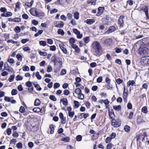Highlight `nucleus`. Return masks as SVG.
<instances>
[{
	"label": "nucleus",
	"instance_id": "nucleus-50",
	"mask_svg": "<svg viewBox=\"0 0 149 149\" xmlns=\"http://www.w3.org/2000/svg\"><path fill=\"white\" fill-rule=\"evenodd\" d=\"M33 110L35 112H38L41 111V109L38 107H36L33 108Z\"/></svg>",
	"mask_w": 149,
	"mask_h": 149
},
{
	"label": "nucleus",
	"instance_id": "nucleus-63",
	"mask_svg": "<svg viewBox=\"0 0 149 149\" xmlns=\"http://www.w3.org/2000/svg\"><path fill=\"white\" fill-rule=\"evenodd\" d=\"M69 42L70 43L73 44L75 42V40L73 38H71L69 39Z\"/></svg>",
	"mask_w": 149,
	"mask_h": 149
},
{
	"label": "nucleus",
	"instance_id": "nucleus-21",
	"mask_svg": "<svg viewBox=\"0 0 149 149\" xmlns=\"http://www.w3.org/2000/svg\"><path fill=\"white\" fill-rule=\"evenodd\" d=\"M113 108L116 111H118L120 110L121 109V106L120 105L114 106H113Z\"/></svg>",
	"mask_w": 149,
	"mask_h": 149
},
{
	"label": "nucleus",
	"instance_id": "nucleus-48",
	"mask_svg": "<svg viewBox=\"0 0 149 149\" xmlns=\"http://www.w3.org/2000/svg\"><path fill=\"white\" fill-rule=\"evenodd\" d=\"M47 43L48 44L52 45L53 44V41L51 39H47Z\"/></svg>",
	"mask_w": 149,
	"mask_h": 149
},
{
	"label": "nucleus",
	"instance_id": "nucleus-46",
	"mask_svg": "<svg viewBox=\"0 0 149 149\" xmlns=\"http://www.w3.org/2000/svg\"><path fill=\"white\" fill-rule=\"evenodd\" d=\"M22 17L24 19L26 20L27 19L29 18V16L28 15L25 13L22 14Z\"/></svg>",
	"mask_w": 149,
	"mask_h": 149
},
{
	"label": "nucleus",
	"instance_id": "nucleus-37",
	"mask_svg": "<svg viewBox=\"0 0 149 149\" xmlns=\"http://www.w3.org/2000/svg\"><path fill=\"white\" fill-rule=\"evenodd\" d=\"M36 76L37 79L38 80H40L41 79V76L39 74V73L38 72H36Z\"/></svg>",
	"mask_w": 149,
	"mask_h": 149
},
{
	"label": "nucleus",
	"instance_id": "nucleus-20",
	"mask_svg": "<svg viewBox=\"0 0 149 149\" xmlns=\"http://www.w3.org/2000/svg\"><path fill=\"white\" fill-rule=\"evenodd\" d=\"M95 22L94 19H87L86 21V22L87 24H91Z\"/></svg>",
	"mask_w": 149,
	"mask_h": 149
},
{
	"label": "nucleus",
	"instance_id": "nucleus-34",
	"mask_svg": "<svg viewBox=\"0 0 149 149\" xmlns=\"http://www.w3.org/2000/svg\"><path fill=\"white\" fill-rule=\"evenodd\" d=\"M83 40L86 43H88L90 41L89 38L88 37H86L83 38Z\"/></svg>",
	"mask_w": 149,
	"mask_h": 149
},
{
	"label": "nucleus",
	"instance_id": "nucleus-45",
	"mask_svg": "<svg viewBox=\"0 0 149 149\" xmlns=\"http://www.w3.org/2000/svg\"><path fill=\"white\" fill-rule=\"evenodd\" d=\"M22 69L24 71H28L29 70V68L27 66L24 65Z\"/></svg>",
	"mask_w": 149,
	"mask_h": 149
},
{
	"label": "nucleus",
	"instance_id": "nucleus-11",
	"mask_svg": "<svg viewBox=\"0 0 149 149\" xmlns=\"http://www.w3.org/2000/svg\"><path fill=\"white\" fill-rule=\"evenodd\" d=\"M71 47L75 49V51L77 53L80 52V49L78 47V46L75 44H72L71 45Z\"/></svg>",
	"mask_w": 149,
	"mask_h": 149
},
{
	"label": "nucleus",
	"instance_id": "nucleus-56",
	"mask_svg": "<svg viewBox=\"0 0 149 149\" xmlns=\"http://www.w3.org/2000/svg\"><path fill=\"white\" fill-rule=\"evenodd\" d=\"M73 32L76 35L79 34L80 32L77 29H73Z\"/></svg>",
	"mask_w": 149,
	"mask_h": 149
},
{
	"label": "nucleus",
	"instance_id": "nucleus-31",
	"mask_svg": "<svg viewBox=\"0 0 149 149\" xmlns=\"http://www.w3.org/2000/svg\"><path fill=\"white\" fill-rule=\"evenodd\" d=\"M49 99L53 101H56L57 100L56 98L53 95H51L49 97Z\"/></svg>",
	"mask_w": 149,
	"mask_h": 149
},
{
	"label": "nucleus",
	"instance_id": "nucleus-28",
	"mask_svg": "<svg viewBox=\"0 0 149 149\" xmlns=\"http://www.w3.org/2000/svg\"><path fill=\"white\" fill-rule=\"evenodd\" d=\"M79 13L77 12L74 13V18L76 19H78L79 18Z\"/></svg>",
	"mask_w": 149,
	"mask_h": 149
},
{
	"label": "nucleus",
	"instance_id": "nucleus-38",
	"mask_svg": "<svg viewBox=\"0 0 149 149\" xmlns=\"http://www.w3.org/2000/svg\"><path fill=\"white\" fill-rule=\"evenodd\" d=\"M43 32V30H39L38 32L35 33L34 35V36L35 37H37L39 35L41 34L42 32Z\"/></svg>",
	"mask_w": 149,
	"mask_h": 149
},
{
	"label": "nucleus",
	"instance_id": "nucleus-40",
	"mask_svg": "<svg viewBox=\"0 0 149 149\" xmlns=\"http://www.w3.org/2000/svg\"><path fill=\"white\" fill-rule=\"evenodd\" d=\"M52 67L50 65H48L47 68V72H49L52 71Z\"/></svg>",
	"mask_w": 149,
	"mask_h": 149
},
{
	"label": "nucleus",
	"instance_id": "nucleus-5",
	"mask_svg": "<svg viewBox=\"0 0 149 149\" xmlns=\"http://www.w3.org/2000/svg\"><path fill=\"white\" fill-rule=\"evenodd\" d=\"M59 47L63 52L65 54H67V51L65 47V46L63 43H60L59 45Z\"/></svg>",
	"mask_w": 149,
	"mask_h": 149
},
{
	"label": "nucleus",
	"instance_id": "nucleus-3",
	"mask_svg": "<svg viewBox=\"0 0 149 149\" xmlns=\"http://www.w3.org/2000/svg\"><path fill=\"white\" fill-rule=\"evenodd\" d=\"M121 124L120 119H113L111 121V124L114 127H118L120 126Z\"/></svg>",
	"mask_w": 149,
	"mask_h": 149
},
{
	"label": "nucleus",
	"instance_id": "nucleus-35",
	"mask_svg": "<svg viewBox=\"0 0 149 149\" xmlns=\"http://www.w3.org/2000/svg\"><path fill=\"white\" fill-rule=\"evenodd\" d=\"M14 31L16 33H18L20 32L21 29L20 27L18 26H16L14 29Z\"/></svg>",
	"mask_w": 149,
	"mask_h": 149
},
{
	"label": "nucleus",
	"instance_id": "nucleus-49",
	"mask_svg": "<svg viewBox=\"0 0 149 149\" xmlns=\"http://www.w3.org/2000/svg\"><path fill=\"white\" fill-rule=\"evenodd\" d=\"M16 80L17 81L22 80L23 79V77L21 76L18 75L16 77Z\"/></svg>",
	"mask_w": 149,
	"mask_h": 149
},
{
	"label": "nucleus",
	"instance_id": "nucleus-44",
	"mask_svg": "<svg viewBox=\"0 0 149 149\" xmlns=\"http://www.w3.org/2000/svg\"><path fill=\"white\" fill-rule=\"evenodd\" d=\"M124 129L125 132H127L130 130V127L128 125H126L124 126Z\"/></svg>",
	"mask_w": 149,
	"mask_h": 149
},
{
	"label": "nucleus",
	"instance_id": "nucleus-30",
	"mask_svg": "<svg viewBox=\"0 0 149 149\" xmlns=\"http://www.w3.org/2000/svg\"><path fill=\"white\" fill-rule=\"evenodd\" d=\"M52 61L54 63V65H56V57L55 56H52L51 58Z\"/></svg>",
	"mask_w": 149,
	"mask_h": 149
},
{
	"label": "nucleus",
	"instance_id": "nucleus-55",
	"mask_svg": "<svg viewBox=\"0 0 149 149\" xmlns=\"http://www.w3.org/2000/svg\"><path fill=\"white\" fill-rule=\"evenodd\" d=\"M56 47L55 45H52L50 46L49 49L50 51H54L56 50Z\"/></svg>",
	"mask_w": 149,
	"mask_h": 149
},
{
	"label": "nucleus",
	"instance_id": "nucleus-19",
	"mask_svg": "<svg viewBox=\"0 0 149 149\" xmlns=\"http://www.w3.org/2000/svg\"><path fill=\"white\" fill-rule=\"evenodd\" d=\"M97 0H88L87 3L88 4H91L92 5H94L96 1Z\"/></svg>",
	"mask_w": 149,
	"mask_h": 149
},
{
	"label": "nucleus",
	"instance_id": "nucleus-53",
	"mask_svg": "<svg viewBox=\"0 0 149 149\" xmlns=\"http://www.w3.org/2000/svg\"><path fill=\"white\" fill-rule=\"evenodd\" d=\"M68 114L69 117L72 118L74 114V113L73 111L68 112Z\"/></svg>",
	"mask_w": 149,
	"mask_h": 149
},
{
	"label": "nucleus",
	"instance_id": "nucleus-29",
	"mask_svg": "<svg viewBox=\"0 0 149 149\" xmlns=\"http://www.w3.org/2000/svg\"><path fill=\"white\" fill-rule=\"evenodd\" d=\"M141 111L145 113H147L148 112V109L147 107L145 106L143 107L141 109Z\"/></svg>",
	"mask_w": 149,
	"mask_h": 149
},
{
	"label": "nucleus",
	"instance_id": "nucleus-15",
	"mask_svg": "<svg viewBox=\"0 0 149 149\" xmlns=\"http://www.w3.org/2000/svg\"><path fill=\"white\" fill-rule=\"evenodd\" d=\"M60 101L62 102L63 104L67 106L68 104V101L66 98H63L60 100Z\"/></svg>",
	"mask_w": 149,
	"mask_h": 149
},
{
	"label": "nucleus",
	"instance_id": "nucleus-27",
	"mask_svg": "<svg viewBox=\"0 0 149 149\" xmlns=\"http://www.w3.org/2000/svg\"><path fill=\"white\" fill-rule=\"evenodd\" d=\"M40 55L42 56H45L47 55V53L45 52H42L40 50L38 51Z\"/></svg>",
	"mask_w": 149,
	"mask_h": 149
},
{
	"label": "nucleus",
	"instance_id": "nucleus-36",
	"mask_svg": "<svg viewBox=\"0 0 149 149\" xmlns=\"http://www.w3.org/2000/svg\"><path fill=\"white\" fill-rule=\"evenodd\" d=\"M15 78L14 75H11L8 78V81L10 82H12L14 80Z\"/></svg>",
	"mask_w": 149,
	"mask_h": 149
},
{
	"label": "nucleus",
	"instance_id": "nucleus-52",
	"mask_svg": "<svg viewBox=\"0 0 149 149\" xmlns=\"http://www.w3.org/2000/svg\"><path fill=\"white\" fill-rule=\"evenodd\" d=\"M25 111V108H24L22 106H21L20 107L19 109V111L20 112H21L22 113H23Z\"/></svg>",
	"mask_w": 149,
	"mask_h": 149
},
{
	"label": "nucleus",
	"instance_id": "nucleus-1",
	"mask_svg": "<svg viewBox=\"0 0 149 149\" xmlns=\"http://www.w3.org/2000/svg\"><path fill=\"white\" fill-rule=\"evenodd\" d=\"M93 51L95 52V55L96 56L100 55L102 54V48L100 44L97 41L93 42L92 43Z\"/></svg>",
	"mask_w": 149,
	"mask_h": 149
},
{
	"label": "nucleus",
	"instance_id": "nucleus-61",
	"mask_svg": "<svg viewBox=\"0 0 149 149\" xmlns=\"http://www.w3.org/2000/svg\"><path fill=\"white\" fill-rule=\"evenodd\" d=\"M29 39H23L21 40V42L22 43L25 44L27 42L29 41Z\"/></svg>",
	"mask_w": 149,
	"mask_h": 149
},
{
	"label": "nucleus",
	"instance_id": "nucleus-9",
	"mask_svg": "<svg viewBox=\"0 0 149 149\" xmlns=\"http://www.w3.org/2000/svg\"><path fill=\"white\" fill-rule=\"evenodd\" d=\"M104 9V7H99L98 8V12L97 13L96 15L99 16L101 15Z\"/></svg>",
	"mask_w": 149,
	"mask_h": 149
},
{
	"label": "nucleus",
	"instance_id": "nucleus-33",
	"mask_svg": "<svg viewBox=\"0 0 149 149\" xmlns=\"http://www.w3.org/2000/svg\"><path fill=\"white\" fill-rule=\"evenodd\" d=\"M21 21V19L19 17H15L14 18L13 22H19Z\"/></svg>",
	"mask_w": 149,
	"mask_h": 149
},
{
	"label": "nucleus",
	"instance_id": "nucleus-24",
	"mask_svg": "<svg viewBox=\"0 0 149 149\" xmlns=\"http://www.w3.org/2000/svg\"><path fill=\"white\" fill-rule=\"evenodd\" d=\"M57 33L58 34H60L61 36H63L64 35L65 33L63 30L59 29L58 30Z\"/></svg>",
	"mask_w": 149,
	"mask_h": 149
},
{
	"label": "nucleus",
	"instance_id": "nucleus-57",
	"mask_svg": "<svg viewBox=\"0 0 149 149\" xmlns=\"http://www.w3.org/2000/svg\"><path fill=\"white\" fill-rule=\"evenodd\" d=\"M12 13L10 12H7L6 13V17H9L12 15Z\"/></svg>",
	"mask_w": 149,
	"mask_h": 149
},
{
	"label": "nucleus",
	"instance_id": "nucleus-47",
	"mask_svg": "<svg viewBox=\"0 0 149 149\" xmlns=\"http://www.w3.org/2000/svg\"><path fill=\"white\" fill-rule=\"evenodd\" d=\"M16 57L18 60L21 61L22 60V56L19 54H18L16 55Z\"/></svg>",
	"mask_w": 149,
	"mask_h": 149
},
{
	"label": "nucleus",
	"instance_id": "nucleus-22",
	"mask_svg": "<svg viewBox=\"0 0 149 149\" xmlns=\"http://www.w3.org/2000/svg\"><path fill=\"white\" fill-rule=\"evenodd\" d=\"M70 139V138L69 137H66L62 138L61 139V141H62L67 142L69 141Z\"/></svg>",
	"mask_w": 149,
	"mask_h": 149
},
{
	"label": "nucleus",
	"instance_id": "nucleus-62",
	"mask_svg": "<svg viewBox=\"0 0 149 149\" xmlns=\"http://www.w3.org/2000/svg\"><path fill=\"white\" fill-rule=\"evenodd\" d=\"M7 10V9L5 7H1L0 9L1 12L4 13L6 12Z\"/></svg>",
	"mask_w": 149,
	"mask_h": 149
},
{
	"label": "nucleus",
	"instance_id": "nucleus-59",
	"mask_svg": "<svg viewBox=\"0 0 149 149\" xmlns=\"http://www.w3.org/2000/svg\"><path fill=\"white\" fill-rule=\"evenodd\" d=\"M32 84L31 82L30 81H28L26 83V86L29 87V88H30Z\"/></svg>",
	"mask_w": 149,
	"mask_h": 149
},
{
	"label": "nucleus",
	"instance_id": "nucleus-4",
	"mask_svg": "<svg viewBox=\"0 0 149 149\" xmlns=\"http://www.w3.org/2000/svg\"><path fill=\"white\" fill-rule=\"evenodd\" d=\"M124 16L123 15L120 16L119 17L118 20V24L119 25L120 27H121L123 26L124 25V22L123 19Z\"/></svg>",
	"mask_w": 149,
	"mask_h": 149
},
{
	"label": "nucleus",
	"instance_id": "nucleus-51",
	"mask_svg": "<svg viewBox=\"0 0 149 149\" xmlns=\"http://www.w3.org/2000/svg\"><path fill=\"white\" fill-rule=\"evenodd\" d=\"M82 137L80 135H78L76 137V140L78 141H80L82 140Z\"/></svg>",
	"mask_w": 149,
	"mask_h": 149
},
{
	"label": "nucleus",
	"instance_id": "nucleus-26",
	"mask_svg": "<svg viewBox=\"0 0 149 149\" xmlns=\"http://www.w3.org/2000/svg\"><path fill=\"white\" fill-rule=\"evenodd\" d=\"M50 129V133L51 134H53L54 132V125L52 124L51 125L49 126Z\"/></svg>",
	"mask_w": 149,
	"mask_h": 149
},
{
	"label": "nucleus",
	"instance_id": "nucleus-17",
	"mask_svg": "<svg viewBox=\"0 0 149 149\" xmlns=\"http://www.w3.org/2000/svg\"><path fill=\"white\" fill-rule=\"evenodd\" d=\"M64 25V24L63 22L62 21H61L59 23L55 25V26L57 28H62L63 26Z\"/></svg>",
	"mask_w": 149,
	"mask_h": 149
},
{
	"label": "nucleus",
	"instance_id": "nucleus-64",
	"mask_svg": "<svg viewBox=\"0 0 149 149\" xmlns=\"http://www.w3.org/2000/svg\"><path fill=\"white\" fill-rule=\"evenodd\" d=\"M111 139H112L110 137H107L105 139V142L107 143L111 141Z\"/></svg>",
	"mask_w": 149,
	"mask_h": 149
},
{
	"label": "nucleus",
	"instance_id": "nucleus-39",
	"mask_svg": "<svg viewBox=\"0 0 149 149\" xmlns=\"http://www.w3.org/2000/svg\"><path fill=\"white\" fill-rule=\"evenodd\" d=\"M78 98L81 100H83L84 98V95L81 93L78 95Z\"/></svg>",
	"mask_w": 149,
	"mask_h": 149
},
{
	"label": "nucleus",
	"instance_id": "nucleus-7",
	"mask_svg": "<svg viewBox=\"0 0 149 149\" xmlns=\"http://www.w3.org/2000/svg\"><path fill=\"white\" fill-rule=\"evenodd\" d=\"M4 69L8 70L9 72H12L13 70L12 68L8 65V64L5 63L4 66Z\"/></svg>",
	"mask_w": 149,
	"mask_h": 149
},
{
	"label": "nucleus",
	"instance_id": "nucleus-2",
	"mask_svg": "<svg viewBox=\"0 0 149 149\" xmlns=\"http://www.w3.org/2000/svg\"><path fill=\"white\" fill-rule=\"evenodd\" d=\"M30 13L32 15L39 17H42V14H44L43 13L38 12V9L35 8L31 9L30 10Z\"/></svg>",
	"mask_w": 149,
	"mask_h": 149
},
{
	"label": "nucleus",
	"instance_id": "nucleus-14",
	"mask_svg": "<svg viewBox=\"0 0 149 149\" xmlns=\"http://www.w3.org/2000/svg\"><path fill=\"white\" fill-rule=\"evenodd\" d=\"M144 11L146 15L147 19H149V16L148 15V8L147 6H146L144 8Z\"/></svg>",
	"mask_w": 149,
	"mask_h": 149
},
{
	"label": "nucleus",
	"instance_id": "nucleus-8",
	"mask_svg": "<svg viewBox=\"0 0 149 149\" xmlns=\"http://www.w3.org/2000/svg\"><path fill=\"white\" fill-rule=\"evenodd\" d=\"M116 30L114 26H111L110 27L108 30L105 32V34H109L114 32Z\"/></svg>",
	"mask_w": 149,
	"mask_h": 149
},
{
	"label": "nucleus",
	"instance_id": "nucleus-6",
	"mask_svg": "<svg viewBox=\"0 0 149 149\" xmlns=\"http://www.w3.org/2000/svg\"><path fill=\"white\" fill-rule=\"evenodd\" d=\"M143 53H148L149 50V43L144 44L143 47Z\"/></svg>",
	"mask_w": 149,
	"mask_h": 149
},
{
	"label": "nucleus",
	"instance_id": "nucleus-10",
	"mask_svg": "<svg viewBox=\"0 0 149 149\" xmlns=\"http://www.w3.org/2000/svg\"><path fill=\"white\" fill-rule=\"evenodd\" d=\"M145 122V121L143 120L140 116H139L137 117L136 119V122L138 124H139L141 123Z\"/></svg>",
	"mask_w": 149,
	"mask_h": 149
},
{
	"label": "nucleus",
	"instance_id": "nucleus-13",
	"mask_svg": "<svg viewBox=\"0 0 149 149\" xmlns=\"http://www.w3.org/2000/svg\"><path fill=\"white\" fill-rule=\"evenodd\" d=\"M112 40L111 39L109 38L105 40L104 42L107 45L111 46L112 44Z\"/></svg>",
	"mask_w": 149,
	"mask_h": 149
},
{
	"label": "nucleus",
	"instance_id": "nucleus-41",
	"mask_svg": "<svg viewBox=\"0 0 149 149\" xmlns=\"http://www.w3.org/2000/svg\"><path fill=\"white\" fill-rule=\"evenodd\" d=\"M109 115L111 119H112L113 116H115L114 113L112 111H109Z\"/></svg>",
	"mask_w": 149,
	"mask_h": 149
},
{
	"label": "nucleus",
	"instance_id": "nucleus-60",
	"mask_svg": "<svg viewBox=\"0 0 149 149\" xmlns=\"http://www.w3.org/2000/svg\"><path fill=\"white\" fill-rule=\"evenodd\" d=\"M16 146L19 148H21L22 147V145L21 142H19L17 144Z\"/></svg>",
	"mask_w": 149,
	"mask_h": 149
},
{
	"label": "nucleus",
	"instance_id": "nucleus-23",
	"mask_svg": "<svg viewBox=\"0 0 149 149\" xmlns=\"http://www.w3.org/2000/svg\"><path fill=\"white\" fill-rule=\"evenodd\" d=\"M41 103V102L38 99H36L35 100L34 102V105L36 106H38Z\"/></svg>",
	"mask_w": 149,
	"mask_h": 149
},
{
	"label": "nucleus",
	"instance_id": "nucleus-25",
	"mask_svg": "<svg viewBox=\"0 0 149 149\" xmlns=\"http://www.w3.org/2000/svg\"><path fill=\"white\" fill-rule=\"evenodd\" d=\"M39 44L40 45L43 46H45L47 45V43L45 41L41 40L39 41Z\"/></svg>",
	"mask_w": 149,
	"mask_h": 149
},
{
	"label": "nucleus",
	"instance_id": "nucleus-32",
	"mask_svg": "<svg viewBox=\"0 0 149 149\" xmlns=\"http://www.w3.org/2000/svg\"><path fill=\"white\" fill-rule=\"evenodd\" d=\"M62 65V62L60 60L56 61V65L57 66L60 67Z\"/></svg>",
	"mask_w": 149,
	"mask_h": 149
},
{
	"label": "nucleus",
	"instance_id": "nucleus-54",
	"mask_svg": "<svg viewBox=\"0 0 149 149\" xmlns=\"http://www.w3.org/2000/svg\"><path fill=\"white\" fill-rule=\"evenodd\" d=\"M7 61L11 64H13L15 62L14 60L12 58L8 59L7 60Z\"/></svg>",
	"mask_w": 149,
	"mask_h": 149
},
{
	"label": "nucleus",
	"instance_id": "nucleus-12",
	"mask_svg": "<svg viewBox=\"0 0 149 149\" xmlns=\"http://www.w3.org/2000/svg\"><path fill=\"white\" fill-rule=\"evenodd\" d=\"M33 85L34 86L35 88H36V89L37 90L40 91L41 90V88L40 87V86L37 83V82H33Z\"/></svg>",
	"mask_w": 149,
	"mask_h": 149
},
{
	"label": "nucleus",
	"instance_id": "nucleus-58",
	"mask_svg": "<svg viewBox=\"0 0 149 149\" xmlns=\"http://www.w3.org/2000/svg\"><path fill=\"white\" fill-rule=\"evenodd\" d=\"M116 81L118 84H120L123 82V80L120 78H118L116 79Z\"/></svg>",
	"mask_w": 149,
	"mask_h": 149
},
{
	"label": "nucleus",
	"instance_id": "nucleus-43",
	"mask_svg": "<svg viewBox=\"0 0 149 149\" xmlns=\"http://www.w3.org/2000/svg\"><path fill=\"white\" fill-rule=\"evenodd\" d=\"M17 93V91L16 89H13L11 91V94L13 95H16Z\"/></svg>",
	"mask_w": 149,
	"mask_h": 149
},
{
	"label": "nucleus",
	"instance_id": "nucleus-18",
	"mask_svg": "<svg viewBox=\"0 0 149 149\" xmlns=\"http://www.w3.org/2000/svg\"><path fill=\"white\" fill-rule=\"evenodd\" d=\"M135 84V82L134 80H130L127 82V86L129 87L131 85L133 86Z\"/></svg>",
	"mask_w": 149,
	"mask_h": 149
},
{
	"label": "nucleus",
	"instance_id": "nucleus-16",
	"mask_svg": "<svg viewBox=\"0 0 149 149\" xmlns=\"http://www.w3.org/2000/svg\"><path fill=\"white\" fill-rule=\"evenodd\" d=\"M143 61L144 62L149 65V56H146L143 58Z\"/></svg>",
	"mask_w": 149,
	"mask_h": 149
},
{
	"label": "nucleus",
	"instance_id": "nucleus-42",
	"mask_svg": "<svg viewBox=\"0 0 149 149\" xmlns=\"http://www.w3.org/2000/svg\"><path fill=\"white\" fill-rule=\"evenodd\" d=\"M74 92L76 94L78 95L79 94L81 93V90L79 88H77L75 89Z\"/></svg>",
	"mask_w": 149,
	"mask_h": 149
}]
</instances>
